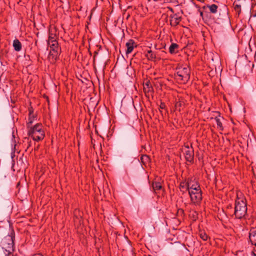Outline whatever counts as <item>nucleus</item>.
I'll use <instances>...</instances> for the list:
<instances>
[{
	"label": "nucleus",
	"instance_id": "nucleus-1",
	"mask_svg": "<svg viewBox=\"0 0 256 256\" xmlns=\"http://www.w3.org/2000/svg\"><path fill=\"white\" fill-rule=\"evenodd\" d=\"M246 200L244 198H240L237 194V198L235 201L234 214L236 218L241 219L245 217L247 214Z\"/></svg>",
	"mask_w": 256,
	"mask_h": 256
},
{
	"label": "nucleus",
	"instance_id": "nucleus-2",
	"mask_svg": "<svg viewBox=\"0 0 256 256\" xmlns=\"http://www.w3.org/2000/svg\"><path fill=\"white\" fill-rule=\"evenodd\" d=\"M15 232L12 228L8 234L4 236L0 242L4 252H14V250Z\"/></svg>",
	"mask_w": 256,
	"mask_h": 256
},
{
	"label": "nucleus",
	"instance_id": "nucleus-3",
	"mask_svg": "<svg viewBox=\"0 0 256 256\" xmlns=\"http://www.w3.org/2000/svg\"><path fill=\"white\" fill-rule=\"evenodd\" d=\"M26 128L28 134L31 136L33 140L38 142L44 138L45 133L43 129V126L41 123H37L34 126H31Z\"/></svg>",
	"mask_w": 256,
	"mask_h": 256
},
{
	"label": "nucleus",
	"instance_id": "nucleus-4",
	"mask_svg": "<svg viewBox=\"0 0 256 256\" xmlns=\"http://www.w3.org/2000/svg\"><path fill=\"white\" fill-rule=\"evenodd\" d=\"M190 68L186 65H178L176 68L175 78L184 84L190 80Z\"/></svg>",
	"mask_w": 256,
	"mask_h": 256
},
{
	"label": "nucleus",
	"instance_id": "nucleus-5",
	"mask_svg": "<svg viewBox=\"0 0 256 256\" xmlns=\"http://www.w3.org/2000/svg\"><path fill=\"white\" fill-rule=\"evenodd\" d=\"M48 44L50 48V52L48 55V58L52 59V61H56L59 56L60 48H59L58 44L57 41L48 42Z\"/></svg>",
	"mask_w": 256,
	"mask_h": 256
},
{
	"label": "nucleus",
	"instance_id": "nucleus-6",
	"mask_svg": "<svg viewBox=\"0 0 256 256\" xmlns=\"http://www.w3.org/2000/svg\"><path fill=\"white\" fill-rule=\"evenodd\" d=\"M186 161L192 164L194 160V150L191 144L190 148L188 145L182 148Z\"/></svg>",
	"mask_w": 256,
	"mask_h": 256
},
{
	"label": "nucleus",
	"instance_id": "nucleus-7",
	"mask_svg": "<svg viewBox=\"0 0 256 256\" xmlns=\"http://www.w3.org/2000/svg\"><path fill=\"white\" fill-rule=\"evenodd\" d=\"M188 194L192 202L195 204H198L200 203L202 199V191H198V192L194 193L192 190L191 192H189Z\"/></svg>",
	"mask_w": 256,
	"mask_h": 256
},
{
	"label": "nucleus",
	"instance_id": "nucleus-8",
	"mask_svg": "<svg viewBox=\"0 0 256 256\" xmlns=\"http://www.w3.org/2000/svg\"><path fill=\"white\" fill-rule=\"evenodd\" d=\"M182 20L181 16H179V13H176L170 16V24L172 26H176L179 24Z\"/></svg>",
	"mask_w": 256,
	"mask_h": 256
},
{
	"label": "nucleus",
	"instance_id": "nucleus-9",
	"mask_svg": "<svg viewBox=\"0 0 256 256\" xmlns=\"http://www.w3.org/2000/svg\"><path fill=\"white\" fill-rule=\"evenodd\" d=\"M28 118L26 122V128H29L30 126H32L34 121L36 118V114H34V110L32 106H30L28 108Z\"/></svg>",
	"mask_w": 256,
	"mask_h": 256
},
{
	"label": "nucleus",
	"instance_id": "nucleus-10",
	"mask_svg": "<svg viewBox=\"0 0 256 256\" xmlns=\"http://www.w3.org/2000/svg\"><path fill=\"white\" fill-rule=\"evenodd\" d=\"M200 186L198 182L196 180V178H188L187 180V190L188 191L189 190L197 188Z\"/></svg>",
	"mask_w": 256,
	"mask_h": 256
},
{
	"label": "nucleus",
	"instance_id": "nucleus-11",
	"mask_svg": "<svg viewBox=\"0 0 256 256\" xmlns=\"http://www.w3.org/2000/svg\"><path fill=\"white\" fill-rule=\"evenodd\" d=\"M56 29V27L50 28L48 30V42L57 41Z\"/></svg>",
	"mask_w": 256,
	"mask_h": 256
},
{
	"label": "nucleus",
	"instance_id": "nucleus-12",
	"mask_svg": "<svg viewBox=\"0 0 256 256\" xmlns=\"http://www.w3.org/2000/svg\"><path fill=\"white\" fill-rule=\"evenodd\" d=\"M249 239L251 244L256 246V228H250L249 232Z\"/></svg>",
	"mask_w": 256,
	"mask_h": 256
},
{
	"label": "nucleus",
	"instance_id": "nucleus-13",
	"mask_svg": "<svg viewBox=\"0 0 256 256\" xmlns=\"http://www.w3.org/2000/svg\"><path fill=\"white\" fill-rule=\"evenodd\" d=\"M144 92L145 93L146 96L148 98L149 97L150 94H152L154 90L150 82H148L146 83L144 86Z\"/></svg>",
	"mask_w": 256,
	"mask_h": 256
},
{
	"label": "nucleus",
	"instance_id": "nucleus-14",
	"mask_svg": "<svg viewBox=\"0 0 256 256\" xmlns=\"http://www.w3.org/2000/svg\"><path fill=\"white\" fill-rule=\"evenodd\" d=\"M244 2V0H238L233 3L234 8L238 15L241 12V7Z\"/></svg>",
	"mask_w": 256,
	"mask_h": 256
},
{
	"label": "nucleus",
	"instance_id": "nucleus-15",
	"mask_svg": "<svg viewBox=\"0 0 256 256\" xmlns=\"http://www.w3.org/2000/svg\"><path fill=\"white\" fill-rule=\"evenodd\" d=\"M152 188L154 190H160L162 188V179L160 177H157L152 182Z\"/></svg>",
	"mask_w": 256,
	"mask_h": 256
},
{
	"label": "nucleus",
	"instance_id": "nucleus-16",
	"mask_svg": "<svg viewBox=\"0 0 256 256\" xmlns=\"http://www.w3.org/2000/svg\"><path fill=\"white\" fill-rule=\"evenodd\" d=\"M135 44L134 40H130L126 43V54H128L132 52L134 48V44Z\"/></svg>",
	"mask_w": 256,
	"mask_h": 256
},
{
	"label": "nucleus",
	"instance_id": "nucleus-17",
	"mask_svg": "<svg viewBox=\"0 0 256 256\" xmlns=\"http://www.w3.org/2000/svg\"><path fill=\"white\" fill-rule=\"evenodd\" d=\"M12 46L14 48V50L16 52H20L22 50V44L20 41L17 38H16L14 40Z\"/></svg>",
	"mask_w": 256,
	"mask_h": 256
},
{
	"label": "nucleus",
	"instance_id": "nucleus-18",
	"mask_svg": "<svg viewBox=\"0 0 256 256\" xmlns=\"http://www.w3.org/2000/svg\"><path fill=\"white\" fill-rule=\"evenodd\" d=\"M145 56L149 60L155 61L156 58V54L150 50L146 51Z\"/></svg>",
	"mask_w": 256,
	"mask_h": 256
},
{
	"label": "nucleus",
	"instance_id": "nucleus-19",
	"mask_svg": "<svg viewBox=\"0 0 256 256\" xmlns=\"http://www.w3.org/2000/svg\"><path fill=\"white\" fill-rule=\"evenodd\" d=\"M206 7L209 8L212 14H216L218 12V6L216 4H208L206 6H204L203 8H205Z\"/></svg>",
	"mask_w": 256,
	"mask_h": 256
},
{
	"label": "nucleus",
	"instance_id": "nucleus-20",
	"mask_svg": "<svg viewBox=\"0 0 256 256\" xmlns=\"http://www.w3.org/2000/svg\"><path fill=\"white\" fill-rule=\"evenodd\" d=\"M174 106L175 110L180 112L184 107V102L182 101L176 102Z\"/></svg>",
	"mask_w": 256,
	"mask_h": 256
},
{
	"label": "nucleus",
	"instance_id": "nucleus-21",
	"mask_svg": "<svg viewBox=\"0 0 256 256\" xmlns=\"http://www.w3.org/2000/svg\"><path fill=\"white\" fill-rule=\"evenodd\" d=\"M178 45L176 43H172L171 44L169 48V52L171 54L176 53V50L178 49Z\"/></svg>",
	"mask_w": 256,
	"mask_h": 256
},
{
	"label": "nucleus",
	"instance_id": "nucleus-22",
	"mask_svg": "<svg viewBox=\"0 0 256 256\" xmlns=\"http://www.w3.org/2000/svg\"><path fill=\"white\" fill-rule=\"evenodd\" d=\"M214 119L216 122L218 128L220 130L222 131L224 130V127H223L222 122L220 121V118H219V117L216 116L214 118Z\"/></svg>",
	"mask_w": 256,
	"mask_h": 256
},
{
	"label": "nucleus",
	"instance_id": "nucleus-23",
	"mask_svg": "<svg viewBox=\"0 0 256 256\" xmlns=\"http://www.w3.org/2000/svg\"><path fill=\"white\" fill-rule=\"evenodd\" d=\"M180 188L181 191L182 190V189H184V188H186V191H188L187 182H181L180 184Z\"/></svg>",
	"mask_w": 256,
	"mask_h": 256
},
{
	"label": "nucleus",
	"instance_id": "nucleus-24",
	"mask_svg": "<svg viewBox=\"0 0 256 256\" xmlns=\"http://www.w3.org/2000/svg\"><path fill=\"white\" fill-rule=\"evenodd\" d=\"M200 238L204 241L208 240V236L204 232H200Z\"/></svg>",
	"mask_w": 256,
	"mask_h": 256
},
{
	"label": "nucleus",
	"instance_id": "nucleus-25",
	"mask_svg": "<svg viewBox=\"0 0 256 256\" xmlns=\"http://www.w3.org/2000/svg\"><path fill=\"white\" fill-rule=\"evenodd\" d=\"M150 160V158L147 155H144L141 158V160L142 162H148Z\"/></svg>",
	"mask_w": 256,
	"mask_h": 256
},
{
	"label": "nucleus",
	"instance_id": "nucleus-26",
	"mask_svg": "<svg viewBox=\"0 0 256 256\" xmlns=\"http://www.w3.org/2000/svg\"><path fill=\"white\" fill-rule=\"evenodd\" d=\"M250 21L252 24L256 26V17H250Z\"/></svg>",
	"mask_w": 256,
	"mask_h": 256
},
{
	"label": "nucleus",
	"instance_id": "nucleus-27",
	"mask_svg": "<svg viewBox=\"0 0 256 256\" xmlns=\"http://www.w3.org/2000/svg\"><path fill=\"white\" fill-rule=\"evenodd\" d=\"M192 191V192H194V193H196V192H198V191H202L201 190V188H200V187L199 186V188H194V189H192V190H189L188 191V192H191V191Z\"/></svg>",
	"mask_w": 256,
	"mask_h": 256
},
{
	"label": "nucleus",
	"instance_id": "nucleus-28",
	"mask_svg": "<svg viewBox=\"0 0 256 256\" xmlns=\"http://www.w3.org/2000/svg\"><path fill=\"white\" fill-rule=\"evenodd\" d=\"M5 256H17L16 254H14V252H4Z\"/></svg>",
	"mask_w": 256,
	"mask_h": 256
},
{
	"label": "nucleus",
	"instance_id": "nucleus-29",
	"mask_svg": "<svg viewBox=\"0 0 256 256\" xmlns=\"http://www.w3.org/2000/svg\"><path fill=\"white\" fill-rule=\"evenodd\" d=\"M100 48H101V46H100L98 48L97 50H94V61L95 60L96 57V55L98 54V51H99L100 49Z\"/></svg>",
	"mask_w": 256,
	"mask_h": 256
},
{
	"label": "nucleus",
	"instance_id": "nucleus-30",
	"mask_svg": "<svg viewBox=\"0 0 256 256\" xmlns=\"http://www.w3.org/2000/svg\"><path fill=\"white\" fill-rule=\"evenodd\" d=\"M166 108L165 103L162 102H160V109H165Z\"/></svg>",
	"mask_w": 256,
	"mask_h": 256
},
{
	"label": "nucleus",
	"instance_id": "nucleus-31",
	"mask_svg": "<svg viewBox=\"0 0 256 256\" xmlns=\"http://www.w3.org/2000/svg\"><path fill=\"white\" fill-rule=\"evenodd\" d=\"M178 214H179L182 215L184 214V210L182 208H179L178 210Z\"/></svg>",
	"mask_w": 256,
	"mask_h": 256
},
{
	"label": "nucleus",
	"instance_id": "nucleus-32",
	"mask_svg": "<svg viewBox=\"0 0 256 256\" xmlns=\"http://www.w3.org/2000/svg\"><path fill=\"white\" fill-rule=\"evenodd\" d=\"M250 17H256V10L252 12Z\"/></svg>",
	"mask_w": 256,
	"mask_h": 256
},
{
	"label": "nucleus",
	"instance_id": "nucleus-33",
	"mask_svg": "<svg viewBox=\"0 0 256 256\" xmlns=\"http://www.w3.org/2000/svg\"><path fill=\"white\" fill-rule=\"evenodd\" d=\"M31 256H43L41 254H36Z\"/></svg>",
	"mask_w": 256,
	"mask_h": 256
},
{
	"label": "nucleus",
	"instance_id": "nucleus-34",
	"mask_svg": "<svg viewBox=\"0 0 256 256\" xmlns=\"http://www.w3.org/2000/svg\"><path fill=\"white\" fill-rule=\"evenodd\" d=\"M169 8V10H170L172 12L174 13V10H173V8H170V7H169V8Z\"/></svg>",
	"mask_w": 256,
	"mask_h": 256
},
{
	"label": "nucleus",
	"instance_id": "nucleus-35",
	"mask_svg": "<svg viewBox=\"0 0 256 256\" xmlns=\"http://www.w3.org/2000/svg\"><path fill=\"white\" fill-rule=\"evenodd\" d=\"M252 254L254 256H256V253H255V252H254V250L252 252Z\"/></svg>",
	"mask_w": 256,
	"mask_h": 256
},
{
	"label": "nucleus",
	"instance_id": "nucleus-36",
	"mask_svg": "<svg viewBox=\"0 0 256 256\" xmlns=\"http://www.w3.org/2000/svg\"><path fill=\"white\" fill-rule=\"evenodd\" d=\"M229 208H232V206H231V205H229V206H227V208H228V209Z\"/></svg>",
	"mask_w": 256,
	"mask_h": 256
},
{
	"label": "nucleus",
	"instance_id": "nucleus-37",
	"mask_svg": "<svg viewBox=\"0 0 256 256\" xmlns=\"http://www.w3.org/2000/svg\"><path fill=\"white\" fill-rule=\"evenodd\" d=\"M200 16H203V12H201V11L200 12Z\"/></svg>",
	"mask_w": 256,
	"mask_h": 256
},
{
	"label": "nucleus",
	"instance_id": "nucleus-38",
	"mask_svg": "<svg viewBox=\"0 0 256 256\" xmlns=\"http://www.w3.org/2000/svg\"><path fill=\"white\" fill-rule=\"evenodd\" d=\"M222 213H223L224 214H225L226 216V214L225 213L224 211L223 210H222Z\"/></svg>",
	"mask_w": 256,
	"mask_h": 256
},
{
	"label": "nucleus",
	"instance_id": "nucleus-39",
	"mask_svg": "<svg viewBox=\"0 0 256 256\" xmlns=\"http://www.w3.org/2000/svg\"><path fill=\"white\" fill-rule=\"evenodd\" d=\"M218 114H218V116L220 117V112H218Z\"/></svg>",
	"mask_w": 256,
	"mask_h": 256
}]
</instances>
